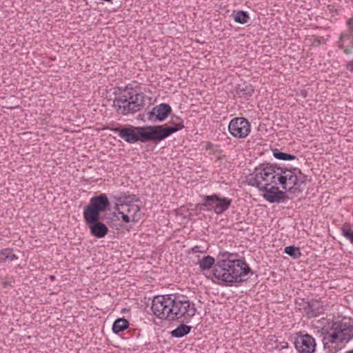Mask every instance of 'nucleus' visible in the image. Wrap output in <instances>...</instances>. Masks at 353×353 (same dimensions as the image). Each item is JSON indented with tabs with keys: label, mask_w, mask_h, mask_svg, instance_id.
<instances>
[{
	"label": "nucleus",
	"mask_w": 353,
	"mask_h": 353,
	"mask_svg": "<svg viewBox=\"0 0 353 353\" xmlns=\"http://www.w3.org/2000/svg\"><path fill=\"white\" fill-rule=\"evenodd\" d=\"M151 309L157 318L170 321L183 318V321L188 322L196 312L194 303H191L186 296L179 294L155 296Z\"/></svg>",
	"instance_id": "obj_1"
},
{
	"label": "nucleus",
	"mask_w": 353,
	"mask_h": 353,
	"mask_svg": "<svg viewBox=\"0 0 353 353\" xmlns=\"http://www.w3.org/2000/svg\"><path fill=\"white\" fill-rule=\"evenodd\" d=\"M250 273L253 272L245 261H217L212 270L213 276L220 283L227 285L246 281L245 276Z\"/></svg>",
	"instance_id": "obj_2"
},
{
	"label": "nucleus",
	"mask_w": 353,
	"mask_h": 353,
	"mask_svg": "<svg viewBox=\"0 0 353 353\" xmlns=\"http://www.w3.org/2000/svg\"><path fill=\"white\" fill-rule=\"evenodd\" d=\"M323 347L329 353H336L339 348L331 347L329 343H347L353 338V325L350 322L338 321L327 328L322 329Z\"/></svg>",
	"instance_id": "obj_3"
},
{
	"label": "nucleus",
	"mask_w": 353,
	"mask_h": 353,
	"mask_svg": "<svg viewBox=\"0 0 353 353\" xmlns=\"http://www.w3.org/2000/svg\"><path fill=\"white\" fill-rule=\"evenodd\" d=\"M144 105L143 93H137L132 88L128 87L114 100V107L119 114L125 115L141 110Z\"/></svg>",
	"instance_id": "obj_4"
},
{
	"label": "nucleus",
	"mask_w": 353,
	"mask_h": 353,
	"mask_svg": "<svg viewBox=\"0 0 353 353\" xmlns=\"http://www.w3.org/2000/svg\"><path fill=\"white\" fill-rule=\"evenodd\" d=\"M278 183L283 190L292 193L301 192L305 185L307 176L299 168L279 167Z\"/></svg>",
	"instance_id": "obj_5"
},
{
	"label": "nucleus",
	"mask_w": 353,
	"mask_h": 353,
	"mask_svg": "<svg viewBox=\"0 0 353 353\" xmlns=\"http://www.w3.org/2000/svg\"><path fill=\"white\" fill-rule=\"evenodd\" d=\"M279 168L276 164L261 163L256 166L254 172L246 176V181L249 185L261 188L276 183V176H279Z\"/></svg>",
	"instance_id": "obj_6"
},
{
	"label": "nucleus",
	"mask_w": 353,
	"mask_h": 353,
	"mask_svg": "<svg viewBox=\"0 0 353 353\" xmlns=\"http://www.w3.org/2000/svg\"><path fill=\"white\" fill-rule=\"evenodd\" d=\"M183 128V122L180 121L175 125H168L166 124L154 126L147 125L137 129L142 130L141 135L142 143L152 141L157 143Z\"/></svg>",
	"instance_id": "obj_7"
},
{
	"label": "nucleus",
	"mask_w": 353,
	"mask_h": 353,
	"mask_svg": "<svg viewBox=\"0 0 353 353\" xmlns=\"http://www.w3.org/2000/svg\"><path fill=\"white\" fill-rule=\"evenodd\" d=\"M204 203L198 205L200 210H214L216 214L225 212L231 205L232 199L227 197H221L218 194L205 195L203 197Z\"/></svg>",
	"instance_id": "obj_8"
},
{
	"label": "nucleus",
	"mask_w": 353,
	"mask_h": 353,
	"mask_svg": "<svg viewBox=\"0 0 353 353\" xmlns=\"http://www.w3.org/2000/svg\"><path fill=\"white\" fill-rule=\"evenodd\" d=\"M110 203L107 195L101 193L92 196L83 209V217H101V212L109 210Z\"/></svg>",
	"instance_id": "obj_9"
},
{
	"label": "nucleus",
	"mask_w": 353,
	"mask_h": 353,
	"mask_svg": "<svg viewBox=\"0 0 353 353\" xmlns=\"http://www.w3.org/2000/svg\"><path fill=\"white\" fill-rule=\"evenodd\" d=\"M228 130L234 137L244 139L250 134L251 125L248 120L244 117H234L228 125Z\"/></svg>",
	"instance_id": "obj_10"
},
{
	"label": "nucleus",
	"mask_w": 353,
	"mask_h": 353,
	"mask_svg": "<svg viewBox=\"0 0 353 353\" xmlns=\"http://www.w3.org/2000/svg\"><path fill=\"white\" fill-rule=\"evenodd\" d=\"M294 344L299 353H314L316 343L314 338L309 334L298 332L294 339Z\"/></svg>",
	"instance_id": "obj_11"
},
{
	"label": "nucleus",
	"mask_w": 353,
	"mask_h": 353,
	"mask_svg": "<svg viewBox=\"0 0 353 353\" xmlns=\"http://www.w3.org/2000/svg\"><path fill=\"white\" fill-rule=\"evenodd\" d=\"M92 236L97 238H104L108 233V226L100 221L101 217H83Z\"/></svg>",
	"instance_id": "obj_12"
},
{
	"label": "nucleus",
	"mask_w": 353,
	"mask_h": 353,
	"mask_svg": "<svg viewBox=\"0 0 353 353\" xmlns=\"http://www.w3.org/2000/svg\"><path fill=\"white\" fill-rule=\"evenodd\" d=\"M106 128L110 129L115 132H118L119 137L123 139L125 141L134 143L140 141L141 142V132L142 130H139L138 132H135V128L131 127H109L108 126Z\"/></svg>",
	"instance_id": "obj_13"
},
{
	"label": "nucleus",
	"mask_w": 353,
	"mask_h": 353,
	"mask_svg": "<svg viewBox=\"0 0 353 353\" xmlns=\"http://www.w3.org/2000/svg\"><path fill=\"white\" fill-rule=\"evenodd\" d=\"M263 185L258 188L260 191L264 192L263 198L270 203H279L286 199L285 193L279 189L277 186Z\"/></svg>",
	"instance_id": "obj_14"
},
{
	"label": "nucleus",
	"mask_w": 353,
	"mask_h": 353,
	"mask_svg": "<svg viewBox=\"0 0 353 353\" xmlns=\"http://www.w3.org/2000/svg\"><path fill=\"white\" fill-rule=\"evenodd\" d=\"M172 108L168 103H161L154 106L148 112V119L154 121H163L171 113Z\"/></svg>",
	"instance_id": "obj_15"
},
{
	"label": "nucleus",
	"mask_w": 353,
	"mask_h": 353,
	"mask_svg": "<svg viewBox=\"0 0 353 353\" xmlns=\"http://www.w3.org/2000/svg\"><path fill=\"white\" fill-rule=\"evenodd\" d=\"M338 47L343 50L345 54L349 55L353 52V32L344 31L339 36Z\"/></svg>",
	"instance_id": "obj_16"
},
{
	"label": "nucleus",
	"mask_w": 353,
	"mask_h": 353,
	"mask_svg": "<svg viewBox=\"0 0 353 353\" xmlns=\"http://www.w3.org/2000/svg\"><path fill=\"white\" fill-rule=\"evenodd\" d=\"M121 207L122 210L124 211L132 218V221L137 222L141 219L140 208L136 204H126V203H116L115 210H120Z\"/></svg>",
	"instance_id": "obj_17"
},
{
	"label": "nucleus",
	"mask_w": 353,
	"mask_h": 353,
	"mask_svg": "<svg viewBox=\"0 0 353 353\" xmlns=\"http://www.w3.org/2000/svg\"><path fill=\"white\" fill-rule=\"evenodd\" d=\"M308 318L315 317L323 312V305L317 300H312L308 302L305 307Z\"/></svg>",
	"instance_id": "obj_18"
},
{
	"label": "nucleus",
	"mask_w": 353,
	"mask_h": 353,
	"mask_svg": "<svg viewBox=\"0 0 353 353\" xmlns=\"http://www.w3.org/2000/svg\"><path fill=\"white\" fill-rule=\"evenodd\" d=\"M254 92L253 86L251 84L243 82L239 83L236 87V93L240 97L245 100L249 99Z\"/></svg>",
	"instance_id": "obj_19"
},
{
	"label": "nucleus",
	"mask_w": 353,
	"mask_h": 353,
	"mask_svg": "<svg viewBox=\"0 0 353 353\" xmlns=\"http://www.w3.org/2000/svg\"><path fill=\"white\" fill-rule=\"evenodd\" d=\"M192 327L187 325L184 323H181L178 325L174 330L171 331L170 334L172 337L181 338L188 334L191 331Z\"/></svg>",
	"instance_id": "obj_20"
},
{
	"label": "nucleus",
	"mask_w": 353,
	"mask_h": 353,
	"mask_svg": "<svg viewBox=\"0 0 353 353\" xmlns=\"http://www.w3.org/2000/svg\"><path fill=\"white\" fill-rule=\"evenodd\" d=\"M129 327V322L124 318L117 319L112 325V332L115 334L123 332Z\"/></svg>",
	"instance_id": "obj_21"
},
{
	"label": "nucleus",
	"mask_w": 353,
	"mask_h": 353,
	"mask_svg": "<svg viewBox=\"0 0 353 353\" xmlns=\"http://www.w3.org/2000/svg\"><path fill=\"white\" fill-rule=\"evenodd\" d=\"M232 16L234 21L240 24H244L248 22L250 16L246 11L243 10H234Z\"/></svg>",
	"instance_id": "obj_22"
},
{
	"label": "nucleus",
	"mask_w": 353,
	"mask_h": 353,
	"mask_svg": "<svg viewBox=\"0 0 353 353\" xmlns=\"http://www.w3.org/2000/svg\"><path fill=\"white\" fill-rule=\"evenodd\" d=\"M198 264L201 270H208L212 268H213L216 263L214 257L208 255L199 260Z\"/></svg>",
	"instance_id": "obj_23"
},
{
	"label": "nucleus",
	"mask_w": 353,
	"mask_h": 353,
	"mask_svg": "<svg viewBox=\"0 0 353 353\" xmlns=\"http://www.w3.org/2000/svg\"><path fill=\"white\" fill-rule=\"evenodd\" d=\"M272 152H273V156L274 157V158H276V159H279V160L291 161V160H294L296 159V157L294 155L283 152L277 148L273 149Z\"/></svg>",
	"instance_id": "obj_24"
},
{
	"label": "nucleus",
	"mask_w": 353,
	"mask_h": 353,
	"mask_svg": "<svg viewBox=\"0 0 353 353\" xmlns=\"http://www.w3.org/2000/svg\"><path fill=\"white\" fill-rule=\"evenodd\" d=\"M117 200L116 203H126V204H134V201H139V199L137 197L135 194H128L121 196H115Z\"/></svg>",
	"instance_id": "obj_25"
},
{
	"label": "nucleus",
	"mask_w": 353,
	"mask_h": 353,
	"mask_svg": "<svg viewBox=\"0 0 353 353\" xmlns=\"http://www.w3.org/2000/svg\"><path fill=\"white\" fill-rule=\"evenodd\" d=\"M12 250L6 248L0 251V263L5 262L6 260L14 261L17 259L15 254L12 253Z\"/></svg>",
	"instance_id": "obj_26"
},
{
	"label": "nucleus",
	"mask_w": 353,
	"mask_h": 353,
	"mask_svg": "<svg viewBox=\"0 0 353 353\" xmlns=\"http://www.w3.org/2000/svg\"><path fill=\"white\" fill-rule=\"evenodd\" d=\"M284 252L294 259H297L301 256L300 248L294 245L285 247Z\"/></svg>",
	"instance_id": "obj_27"
},
{
	"label": "nucleus",
	"mask_w": 353,
	"mask_h": 353,
	"mask_svg": "<svg viewBox=\"0 0 353 353\" xmlns=\"http://www.w3.org/2000/svg\"><path fill=\"white\" fill-rule=\"evenodd\" d=\"M342 235L348 239L353 244V230L351 229L349 224H344L341 228Z\"/></svg>",
	"instance_id": "obj_28"
},
{
	"label": "nucleus",
	"mask_w": 353,
	"mask_h": 353,
	"mask_svg": "<svg viewBox=\"0 0 353 353\" xmlns=\"http://www.w3.org/2000/svg\"><path fill=\"white\" fill-rule=\"evenodd\" d=\"M238 254L236 253H230L228 252H220L218 256H217V261H219L220 259H227L228 256H237Z\"/></svg>",
	"instance_id": "obj_29"
},
{
	"label": "nucleus",
	"mask_w": 353,
	"mask_h": 353,
	"mask_svg": "<svg viewBox=\"0 0 353 353\" xmlns=\"http://www.w3.org/2000/svg\"><path fill=\"white\" fill-rule=\"evenodd\" d=\"M117 211L121 215V219L125 223H129L130 221V216L124 211H121L120 210Z\"/></svg>",
	"instance_id": "obj_30"
},
{
	"label": "nucleus",
	"mask_w": 353,
	"mask_h": 353,
	"mask_svg": "<svg viewBox=\"0 0 353 353\" xmlns=\"http://www.w3.org/2000/svg\"><path fill=\"white\" fill-rule=\"evenodd\" d=\"M288 343L285 341H282V342H280L279 343H278L276 345V346L275 347V348L279 350H282L283 349L288 348Z\"/></svg>",
	"instance_id": "obj_31"
},
{
	"label": "nucleus",
	"mask_w": 353,
	"mask_h": 353,
	"mask_svg": "<svg viewBox=\"0 0 353 353\" xmlns=\"http://www.w3.org/2000/svg\"><path fill=\"white\" fill-rule=\"evenodd\" d=\"M180 121L183 122V120L176 116H172L171 117V123H172V125H175L176 123H179Z\"/></svg>",
	"instance_id": "obj_32"
},
{
	"label": "nucleus",
	"mask_w": 353,
	"mask_h": 353,
	"mask_svg": "<svg viewBox=\"0 0 353 353\" xmlns=\"http://www.w3.org/2000/svg\"><path fill=\"white\" fill-rule=\"evenodd\" d=\"M347 25L348 26V29L346 31H352L353 32V17H352L347 20Z\"/></svg>",
	"instance_id": "obj_33"
},
{
	"label": "nucleus",
	"mask_w": 353,
	"mask_h": 353,
	"mask_svg": "<svg viewBox=\"0 0 353 353\" xmlns=\"http://www.w3.org/2000/svg\"><path fill=\"white\" fill-rule=\"evenodd\" d=\"M345 68L350 72H353V59L347 63Z\"/></svg>",
	"instance_id": "obj_34"
},
{
	"label": "nucleus",
	"mask_w": 353,
	"mask_h": 353,
	"mask_svg": "<svg viewBox=\"0 0 353 353\" xmlns=\"http://www.w3.org/2000/svg\"><path fill=\"white\" fill-rule=\"evenodd\" d=\"M236 256H228L227 259H220L219 261H228V260H230V261H243L242 259H236Z\"/></svg>",
	"instance_id": "obj_35"
},
{
	"label": "nucleus",
	"mask_w": 353,
	"mask_h": 353,
	"mask_svg": "<svg viewBox=\"0 0 353 353\" xmlns=\"http://www.w3.org/2000/svg\"><path fill=\"white\" fill-rule=\"evenodd\" d=\"M198 248H199L196 246V247H194V248H192V251H193L194 252H197Z\"/></svg>",
	"instance_id": "obj_36"
},
{
	"label": "nucleus",
	"mask_w": 353,
	"mask_h": 353,
	"mask_svg": "<svg viewBox=\"0 0 353 353\" xmlns=\"http://www.w3.org/2000/svg\"><path fill=\"white\" fill-rule=\"evenodd\" d=\"M50 280H51V281H54V280L55 279V276H54V275H51V276H50Z\"/></svg>",
	"instance_id": "obj_37"
},
{
	"label": "nucleus",
	"mask_w": 353,
	"mask_h": 353,
	"mask_svg": "<svg viewBox=\"0 0 353 353\" xmlns=\"http://www.w3.org/2000/svg\"><path fill=\"white\" fill-rule=\"evenodd\" d=\"M345 353H353V349L351 350L347 351Z\"/></svg>",
	"instance_id": "obj_38"
}]
</instances>
